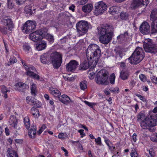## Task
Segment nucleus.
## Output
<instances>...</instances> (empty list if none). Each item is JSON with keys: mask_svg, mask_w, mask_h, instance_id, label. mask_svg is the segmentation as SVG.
Returning <instances> with one entry per match:
<instances>
[{"mask_svg": "<svg viewBox=\"0 0 157 157\" xmlns=\"http://www.w3.org/2000/svg\"><path fill=\"white\" fill-rule=\"evenodd\" d=\"M31 93L32 95L35 96L36 92V85L35 84L33 83L31 86Z\"/></svg>", "mask_w": 157, "mask_h": 157, "instance_id": "obj_33", "label": "nucleus"}, {"mask_svg": "<svg viewBox=\"0 0 157 157\" xmlns=\"http://www.w3.org/2000/svg\"><path fill=\"white\" fill-rule=\"evenodd\" d=\"M109 148L111 151H112L115 149V147L113 146V145L111 144L110 146L109 147Z\"/></svg>", "mask_w": 157, "mask_h": 157, "instance_id": "obj_58", "label": "nucleus"}, {"mask_svg": "<svg viewBox=\"0 0 157 157\" xmlns=\"http://www.w3.org/2000/svg\"><path fill=\"white\" fill-rule=\"evenodd\" d=\"M7 4L8 7L10 9L13 8V5L12 4L11 0L7 1Z\"/></svg>", "mask_w": 157, "mask_h": 157, "instance_id": "obj_50", "label": "nucleus"}, {"mask_svg": "<svg viewBox=\"0 0 157 157\" xmlns=\"http://www.w3.org/2000/svg\"><path fill=\"white\" fill-rule=\"evenodd\" d=\"M6 135L8 136L9 135V130L8 128H6L5 129Z\"/></svg>", "mask_w": 157, "mask_h": 157, "instance_id": "obj_60", "label": "nucleus"}, {"mask_svg": "<svg viewBox=\"0 0 157 157\" xmlns=\"http://www.w3.org/2000/svg\"><path fill=\"white\" fill-rule=\"evenodd\" d=\"M137 140V136L136 133H134L131 138V140L132 143L136 142Z\"/></svg>", "mask_w": 157, "mask_h": 157, "instance_id": "obj_41", "label": "nucleus"}, {"mask_svg": "<svg viewBox=\"0 0 157 157\" xmlns=\"http://www.w3.org/2000/svg\"><path fill=\"white\" fill-rule=\"evenodd\" d=\"M144 112L141 111L138 114L137 118L138 121H142L140 123L141 127L144 129H149V130L153 132L155 131L153 129L152 130L150 128L157 124V119L153 116H148L145 118Z\"/></svg>", "mask_w": 157, "mask_h": 157, "instance_id": "obj_2", "label": "nucleus"}, {"mask_svg": "<svg viewBox=\"0 0 157 157\" xmlns=\"http://www.w3.org/2000/svg\"><path fill=\"white\" fill-rule=\"evenodd\" d=\"M95 141L97 144L100 145L101 144V138L99 137L97 139H95Z\"/></svg>", "mask_w": 157, "mask_h": 157, "instance_id": "obj_51", "label": "nucleus"}, {"mask_svg": "<svg viewBox=\"0 0 157 157\" xmlns=\"http://www.w3.org/2000/svg\"><path fill=\"white\" fill-rule=\"evenodd\" d=\"M31 110V113L34 117H37V115H39V112L37 109L33 107Z\"/></svg>", "mask_w": 157, "mask_h": 157, "instance_id": "obj_31", "label": "nucleus"}, {"mask_svg": "<svg viewBox=\"0 0 157 157\" xmlns=\"http://www.w3.org/2000/svg\"><path fill=\"white\" fill-rule=\"evenodd\" d=\"M143 46L146 52L150 53L155 52V45L152 43L151 39H148L146 40Z\"/></svg>", "mask_w": 157, "mask_h": 157, "instance_id": "obj_12", "label": "nucleus"}, {"mask_svg": "<svg viewBox=\"0 0 157 157\" xmlns=\"http://www.w3.org/2000/svg\"><path fill=\"white\" fill-rule=\"evenodd\" d=\"M101 51L99 47L95 44H91L86 50L87 61L85 60L80 65V69L82 70L88 69L96 65L98 62V56L101 54Z\"/></svg>", "mask_w": 157, "mask_h": 157, "instance_id": "obj_1", "label": "nucleus"}, {"mask_svg": "<svg viewBox=\"0 0 157 157\" xmlns=\"http://www.w3.org/2000/svg\"><path fill=\"white\" fill-rule=\"evenodd\" d=\"M36 26V23L35 21H28L22 26V31L26 33H29L35 28Z\"/></svg>", "mask_w": 157, "mask_h": 157, "instance_id": "obj_10", "label": "nucleus"}, {"mask_svg": "<svg viewBox=\"0 0 157 157\" xmlns=\"http://www.w3.org/2000/svg\"><path fill=\"white\" fill-rule=\"evenodd\" d=\"M25 11L27 13H28L30 15H32V10L30 9H29L28 6H26L25 7Z\"/></svg>", "mask_w": 157, "mask_h": 157, "instance_id": "obj_44", "label": "nucleus"}, {"mask_svg": "<svg viewBox=\"0 0 157 157\" xmlns=\"http://www.w3.org/2000/svg\"><path fill=\"white\" fill-rule=\"evenodd\" d=\"M115 76L114 74H112L111 75L109 78L110 82L112 84H114V83Z\"/></svg>", "mask_w": 157, "mask_h": 157, "instance_id": "obj_40", "label": "nucleus"}, {"mask_svg": "<svg viewBox=\"0 0 157 157\" xmlns=\"http://www.w3.org/2000/svg\"><path fill=\"white\" fill-rule=\"evenodd\" d=\"M151 140L153 142H157V133L153 134L150 137Z\"/></svg>", "mask_w": 157, "mask_h": 157, "instance_id": "obj_36", "label": "nucleus"}, {"mask_svg": "<svg viewBox=\"0 0 157 157\" xmlns=\"http://www.w3.org/2000/svg\"><path fill=\"white\" fill-rule=\"evenodd\" d=\"M7 154L8 157H18V155L15 151L12 150L10 148H8Z\"/></svg>", "mask_w": 157, "mask_h": 157, "instance_id": "obj_23", "label": "nucleus"}, {"mask_svg": "<svg viewBox=\"0 0 157 157\" xmlns=\"http://www.w3.org/2000/svg\"><path fill=\"white\" fill-rule=\"evenodd\" d=\"M105 142L106 143V144L107 145V146H109L111 145L112 144L108 140H105Z\"/></svg>", "mask_w": 157, "mask_h": 157, "instance_id": "obj_61", "label": "nucleus"}, {"mask_svg": "<svg viewBox=\"0 0 157 157\" xmlns=\"http://www.w3.org/2000/svg\"><path fill=\"white\" fill-rule=\"evenodd\" d=\"M1 23L2 25H0V32L3 34H7L8 31H12L14 28V24L11 18L3 17Z\"/></svg>", "mask_w": 157, "mask_h": 157, "instance_id": "obj_5", "label": "nucleus"}, {"mask_svg": "<svg viewBox=\"0 0 157 157\" xmlns=\"http://www.w3.org/2000/svg\"><path fill=\"white\" fill-rule=\"evenodd\" d=\"M9 122L12 127H14V128H17L18 122L15 116H10L9 121Z\"/></svg>", "mask_w": 157, "mask_h": 157, "instance_id": "obj_18", "label": "nucleus"}, {"mask_svg": "<svg viewBox=\"0 0 157 157\" xmlns=\"http://www.w3.org/2000/svg\"><path fill=\"white\" fill-rule=\"evenodd\" d=\"M130 155L131 157H137L138 156L137 153L135 149L132 150Z\"/></svg>", "mask_w": 157, "mask_h": 157, "instance_id": "obj_42", "label": "nucleus"}, {"mask_svg": "<svg viewBox=\"0 0 157 157\" xmlns=\"http://www.w3.org/2000/svg\"><path fill=\"white\" fill-rule=\"evenodd\" d=\"M36 133V126L33 125L32 128L29 130L28 135L31 138L35 137Z\"/></svg>", "mask_w": 157, "mask_h": 157, "instance_id": "obj_24", "label": "nucleus"}, {"mask_svg": "<svg viewBox=\"0 0 157 157\" xmlns=\"http://www.w3.org/2000/svg\"><path fill=\"white\" fill-rule=\"evenodd\" d=\"M17 62V59L15 57H13L12 58H10V64H8V65H11L12 63H15Z\"/></svg>", "mask_w": 157, "mask_h": 157, "instance_id": "obj_47", "label": "nucleus"}, {"mask_svg": "<svg viewBox=\"0 0 157 157\" xmlns=\"http://www.w3.org/2000/svg\"><path fill=\"white\" fill-rule=\"evenodd\" d=\"M151 80L154 83H156L157 81V77H154L151 78Z\"/></svg>", "mask_w": 157, "mask_h": 157, "instance_id": "obj_59", "label": "nucleus"}, {"mask_svg": "<svg viewBox=\"0 0 157 157\" xmlns=\"http://www.w3.org/2000/svg\"><path fill=\"white\" fill-rule=\"evenodd\" d=\"M119 10V7L116 6H113L110 7L109 10V13L112 14L117 13Z\"/></svg>", "mask_w": 157, "mask_h": 157, "instance_id": "obj_27", "label": "nucleus"}, {"mask_svg": "<svg viewBox=\"0 0 157 157\" xmlns=\"http://www.w3.org/2000/svg\"><path fill=\"white\" fill-rule=\"evenodd\" d=\"M84 130L83 129H80L78 131L79 133H80V134L82 135L81 136L82 137L83 136H85V134L83 133Z\"/></svg>", "mask_w": 157, "mask_h": 157, "instance_id": "obj_56", "label": "nucleus"}, {"mask_svg": "<svg viewBox=\"0 0 157 157\" xmlns=\"http://www.w3.org/2000/svg\"><path fill=\"white\" fill-rule=\"evenodd\" d=\"M47 29L43 28L31 33L29 35L30 39L34 41L40 40L46 34Z\"/></svg>", "mask_w": 157, "mask_h": 157, "instance_id": "obj_7", "label": "nucleus"}, {"mask_svg": "<svg viewBox=\"0 0 157 157\" xmlns=\"http://www.w3.org/2000/svg\"><path fill=\"white\" fill-rule=\"evenodd\" d=\"M125 63L124 62H121L120 64V66L122 68H123L125 67Z\"/></svg>", "mask_w": 157, "mask_h": 157, "instance_id": "obj_64", "label": "nucleus"}, {"mask_svg": "<svg viewBox=\"0 0 157 157\" xmlns=\"http://www.w3.org/2000/svg\"><path fill=\"white\" fill-rule=\"evenodd\" d=\"M29 88V86L28 85L21 82L17 83L15 85V89L20 92H24L25 89H27Z\"/></svg>", "mask_w": 157, "mask_h": 157, "instance_id": "obj_16", "label": "nucleus"}, {"mask_svg": "<svg viewBox=\"0 0 157 157\" xmlns=\"http://www.w3.org/2000/svg\"><path fill=\"white\" fill-rule=\"evenodd\" d=\"M156 13L157 10L156 9H154L152 11L150 16L151 20H153L154 18Z\"/></svg>", "mask_w": 157, "mask_h": 157, "instance_id": "obj_37", "label": "nucleus"}, {"mask_svg": "<svg viewBox=\"0 0 157 157\" xmlns=\"http://www.w3.org/2000/svg\"><path fill=\"white\" fill-rule=\"evenodd\" d=\"M78 63L75 60L71 61L66 65V70L68 71H73L77 67Z\"/></svg>", "mask_w": 157, "mask_h": 157, "instance_id": "obj_14", "label": "nucleus"}, {"mask_svg": "<svg viewBox=\"0 0 157 157\" xmlns=\"http://www.w3.org/2000/svg\"><path fill=\"white\" fill-rule=\"evenodd\" d=\"M90 26L88 22L84 21H81L77 23L76 27L79 36L83 35L86 33Z\"/></svg>", "mask_w": 157, "mask_h": 157, "instance_id": "obj_9", "label": "nucleus"}, {"mask_svg": "<svg viewBox=\"0 0 157 157\" xmlns=\"http://www.w3.org/2000/svg\"><path fill=\"white\" fill-rule=\"evenodd\" d=\"M84 103L90 107H92L93 105V103L90 102H89L87 101H84Z\"/></svg>", "mask_w": 157, "mask_h": 157, "instance_id": "obj_55", "label": "nucleus"}, {"mask_svg": "<svg viewBox=\"0 0 157 157\" xmlns=\"http://www.w3.org/2000/svg\"><path fill=\"white\" fill-rule=\"evenodd\" d=\"M26 0H16V3L19 5L23 4Z\"/></svg>", "mask_w": 157, "mask_h": 157, "instance_id": "obj_52", "label": "nucleus"}, {"mask_svg": "<svg viewBox=\"0 0 157 157\" xmlns=\"http://www.w3.org/2000/svg\"><path fill=\"white\" fill-rule=\"evenodd\" d=\"M24 50L26 52L28 51L30 48V47L28 44H25L23 46Z\"/></svg>", "mask_w": 157, "mask_h": 157, "instance_id": "obj_43", "label": "nucleus"}, {"mask_svg": "<svg viewBox=\"0 0 157 157\" xmlns=\"http://www.w3.org/2000/svg\"><path fill=\"white\" fill-rule=\"evenodd\" d=\"M128 17V14L125 12H122L120 14V17L123 20H126L127 19Z\"/></svg>", "mask_w": 157, "mask_h": 157, "instance_id": "obj_35", "label": "nucleus"}, {"mask_svg": "<svg viewBox=\"0 0 157 157\" xmlns=\"http://www.w3.org/2000/svg\"><path fill=\"white\" fill-rule=\"evenodd\" d=\"M143 51L142 48L137 47L132 55L128 58L129 62L133 64H137L140 63L144 57Z\"/></svg>", "mask_w": 157, "mask_h": 157, "instance_id": "obj_6", "label": "nucleus"}, {"mask_svg": "<svg viewBox=\"0 0 157 157\" xmlns=\"http://www.w3.org/2000/svg\"><path fill=\"white\" fill-rule=\"evenodd\" d=\"M108 76L107 71L104 70H101L98 72L96 78V83L98 84L107 85Z\"/></svg>", "mask_w": 157, "mask_h": 157, "instance_id": "obj_8", "label": "nucleus"}, {"mask_svg": "<svg viewBox=\"0 0 157 157\" xmlns=\"http://www.w3.org/2000/svg\"><path fill=\"white\" fill-rule=\"evenodd\" d=\"M88 0H79L78 3L79 5H83L87 3Z\"/></svg>", "mask_w": 157, "mask_h": 157, "instance_id": "obj_48", "label": "nucleus"}, {"mask_svg": "<svg viewBox=\"0 0 157 157\" xmlns=\"http://www.w3.org/2000/svg\"><path fill=\"white\" fill-rule=\"evenodd\" d=\"M50 93L55 97H58V98L61 94L60 92L56 88H51L49 89Z\"/></svg>", "mask_w": 157, "mask_h": 157, "instance_id": "obj_21", "label": "nucleus"}, {"mask_svg": "<svg viewBox=\"0 0 157 157\" xmlns=\"http://www.w3.org/2000/svg\"><path fill=\"white\" fill-rule=\"evenodd\" d=\"M67 137V135L66 133H59L58 135V137L59 139H63Z\"/></svg>", "mask_w": 157, "mask_h": 157, "instance_id": "obj_38", "label": "nucleus"}, {"mask_svg": "<svg viewBox=\"0 0 157 157\" xmlns=\"http://www.w3.org/2000/svg\"><path fill=\"white\" fill-rule=\"evenodd\" d=\"M101 36L99 38L100 42L103 44H108L111 40L113 35V28L111 25L106 24L103 27L97 28Z\"/></svg>", "mask_w": 157, "mask_h": 157, "instance_id": "obj_3", "label": "nucleus"}, {"mask_svg": "<svg viewBox=\"0 0 157 157\" xmlns=\"http://www.w3.org/2000/svg\"><path fill=\"white\" fill-rule=\"evenodd\" d=\"M46 43L44 41H42L37 45L36 48L38 51H41L45 49L46 47Z\"/></svg>", "mask_w": 157, "mask_h": 157, "instance_id": "obj_26", "label": "nucleus"}, {"mask_svg": "<svg viewBox=\"0 0 157 157\" xmlns=\"http://www.w3.org/2000/svg\"><path fill=\"white\" fill-rule=\"evenodd\" d=\"M61 149L63 150V151L65 152V155H66V154H68V152L67 151L66 149H65L63 147H61Z\"/></svg>", "mask_w": 157, "mask_h": 157, "instance_id": "obj_63", "label": "nucleus"}, {"mask_svg": "<svg viewBox=\"0 0 157 157\" xmlns=\"http://www.w3.org/2000/svg\"><path fill=\"white\" fill-rule=\"evenodd\" d=\"M30 102H31V103H33V104L34 105H36V99H30Z\"/></svg>", "mask_w": 157, "mask_h": 157, "instance_id": "obj_57", "label": "nucleus"}, {"mask_svg": "<svg viewBox=\"0 0 157 157\" xmlns=\"http://www.w3.org/2000/svg\"><path fill=\"white\" fill-rule=\"evenodd\" d=\"M24 123L26 128L29 129L30 126V122L29 118L28 117H26L24 119Z\"/></svg>", "mask_w": 157, "mask_h": 157, "instance_id": "obj_30", "label": "nucleus"}, {"mask_svg": "<svg viewBox=\"0 0 157 157\" xmlns=\"http://www.w3.org/2000/svg\"><path fill=\"white\" fill-rule=\"evenodd\" d=\"M151 28L152 33L157 32V17L155 18L151 22Z\"/></svg>", "mask_w": 157, "mask_h": 157, "instance_id": "obj_19", "label": "nucleus"}, {"mask_svg": "<svg viewBox=\"0 0 157 157\" xmlns=\"http://www.w3.org/2000/svg\"><path fill=\"white\" fill-rule=\"evenodd\" d=\"M140 30L142 34H148L150 31V26L147 22H143L140 26Z\"/></svg>", "mask_w": 157, "mask_h": 157, "instance_id": "obj_15", "label": "nucleus"}, {"mask_svg": "<svg viewBox=\"0 0 157 157\" xmlns=\"http://www.w3.org/2000/svg\"><path fill=\"white\" fill-rule=\"evenodd\" d=\"M94 73H90L89 76L90 79H93L94 77Z\"/></svg>", "mask_w": 157, "mask_h": 157, "instance_id": "obj_54", "label": "nucleus"}, {"mask_svg": "<svg viewBox=\"0 0 157 157\" xmlns=\"http://www.w3.org/2000/svg\"><path fill=\"white\" fill-rule=\"evenodd\" d=\"M139 77L140 80L143 82H145L147 80V77L143 74H140L139 75Z\"/></svg>", "mask_w": 157, "mask_h": 157, "instance_id": "obj_39", "label": "nucleus"}, {"mask_svg": "<svg viewBox=\"0 0 157 157\" xmlns=\"http://www.w3.org/2000/svg\"><path fill=\"white\" fill-rule=\"evenodd\" d=\"M128 36L127 32H125L124 34H121L117 37V39L118 41H120L121 40H123L125 39V37Z\"/></svg>", "mask_w": 157, "mask_h": 157, "instance_id": "obj_32", "label": "nucleus"}, {"mask_svg": "<svg viewBox=\"0 0 157 157\" xmlns=\"http://www.w3.org/2000/svg\"><path fill=\"white\" fill-rule=\"evenodd\" d=\"M87 82L85 80L83 81L80 83L79 86L81 89L84 90L87 87Z\"/></svg>", "mask_w": 157, "mask_h": 157, "instance_id": "obj_29", "label": "nucleus"}, {"mask_svg": "<svg viewBox=\"0 0 157 157\" xmlns=\"http://www.w3.org/2000/svg\"><path fill=\"white\" fill-rule=\"evenodd\" d=\"M94 14L96 15L102 14L107 9L106 4L103 2H99L95 4Z\"/></svg>", "mask_w": 157, "mask_h": 157, "instance_id": "obj_11", "label": "nucleus"}, {"mask_svg": "<svg viewBox=\"0 0 157 157\" xmlns=\"http://www.w3.org/2000/svg\"><path fill=\"white\" fill-rule=\"evenodd\" d=\"M1 91L2 93H7L8 92H9V90H8L4 86H2L1 87Z\"/></svg>", "mask_w": 157, "mask_h": 157, "instance_id": "obj_45", "label": "nucleus"}, {"mask_svg": "<svg viewBox=\"0 0 157 157\" xmlns=\"http://www.w3.org/2000/svg\"><path fill=\"white\" fill-rule=\"evenodd\" d=\"M59 100L63 103L67 104L71 101L70 98L65 94L60 96L59 98Z\"/></svg>", "mask_w": 157, "mask_h": 157, "instance_id": "obj_17", "label": "nucleus"}, {"mask_svg": "<svg viewBox=\"0 0 157 157\" xmlns=\"http://www.w3.org/2000/svg\"><path fill=\"white\" fill-rule=\"evenodd\" d=\"M104 92L106 95H109V92L108 89H106L104 90Z\"/></svg>", "mask_w": 157, "mask_h": 157, "instance_id": "obj_62", "label": "nucleus"}, {"mask_svg": "<svg viewBox=\"0 0 157 157\" xmlns=\"http://www.w3.org/2000/svg\"><path fill=\"white\" fill-rule=\"evenodd\" d=\"M93 9V6L91 4L86 5L82 8V10L85 13L90 12Z\"/></svg>", "mask_w": 157, "mask_h": 157, "instance_id": "obj_22", "label": "nucleus"}, {"mask_svg": "<svg viewBox=\"0 0 157 157\" xmlns=\"http://www.w3.org/2000/svg\"><path fill=\"white\" fill-rule=\"evenodd\" d=\"M27 75L36 79L39 80L40 78V76L30 71H27Z\"/></svg>", "mask_w": 157, "mask_h": 157, "instance_id": "obj_25", "label": "nucleus"}, {"mask_svg": "<svg viewBox=\"0 0 157 157\" xmlns=\"http://www.w3.org/2000/svg\"><path fill=\"white\" fill-rule=\"evenodd\" d=\"M149 155L148 156V157H155V153L154 152L152 151V149L150 150L149 151Z\"/></svg>", "mask_w": 157, "mask_h": 157, "instance_id": "obj_49", "label": "nucleus"}, {"mask_svg": "<svg viewBox=\"0 0 157 157\" xmlns=\"http://www.w3.org/2000/svg\"><path fill=\"white\" fill-rule=\"evenodd\" d=\"M45 36H46V39L49 41L50 43H52L54 42V37L52 35L47 34V33L46 34Z\"/></svg>", "mask_w": 157, "mask_h": 157, "instance_id": "obj_34", "label": "nucleus"}, {"mask_svg": "<svg viewBox=\"0 0 157 157\" xmlns=\"http://www.w3.org/2000/svg\"><path fill=\"white\" fill-rule=\"evenodd\" d=\"M116 54V56H119L121 58L122 57V56L124 55V53L120 48H117L114 50Z\"/></svg>", "mask_w": 157, "mask_h": 157, "instance_id": "obj_28", "label": "nucleus"}, {"mask_svg": "<svg viewBox=\"0 0 157 157\" xmlns=\"http://www.w3.org/2000/svg\"><path fill=\"white\" fill-rule=\"evenodd\" d=\"M25 69L26 71H31V70H34L35 69L34 67L33 66H31V67H29L28 68L26 67H25Z\"/></svg>", "mask_w": 157, "mask_h": 157, "instance_id": "obj_53", "label": "nucleus"}, {"mask_svg": "<svg viewBox=\"0 0 157 157\" xmlns=\"http://www.w3.org/2000/svg\"><path fill=\"white\" fill-rule=\"evenodd\" d=\"M109 90L110 91L114 93L116 92H117V93H118L119 91V89L117 87H116L114 88H110Z\"/></svg>", "mask_w": 157, "mask_h": 157, "instance_id": "obj_46", "label": "nucleus"}, {"mask_svg": "<svg viewBox=\"0 0 157 157\" xmlns=\"http://www.w3.org/2000/svg\"><path fill=\"white\" fill-rule=\"evenodd\" d=\"M129 74L128 71L125 70H122L120 73V77L123 80H125L128 79Z\"/></svg>", "mask_w": 157, "mask_h": 157, "instance_id": "obj_20", "label": "nucleus"}, {"mask_svg": "<svg viewBox=\"0 0 157 157\" xmlns=\"http://www.w3.org/2000/svg\"><path fill=\"white\" fill-rule=\"evenodd\" d=\"M40 59L42 63L44 64L50 62L55 68L59 67L62 62V55L57 52L52 53L49 57L47 54H44L41 56Z\"/></svg>", "mask_w": 157, "mask_h": 157, "instance_id": "obj_4", "label": "nucleus"}, {"mask_svg": "<svg viewBox=\"0 0 157 157\" xmlns=\"http://www.w3.org/2000/svg\"><path fill=\"white\" fill-rule=\"evenodd\" d=\"M148 3V0H134L131 4V7L135 9L141 5L147 6Z\"/></svg>", "mask_w": 157, "mask_h": 157, "instance_id": "obj_13", "label": "nucleus"}]
</instances>
